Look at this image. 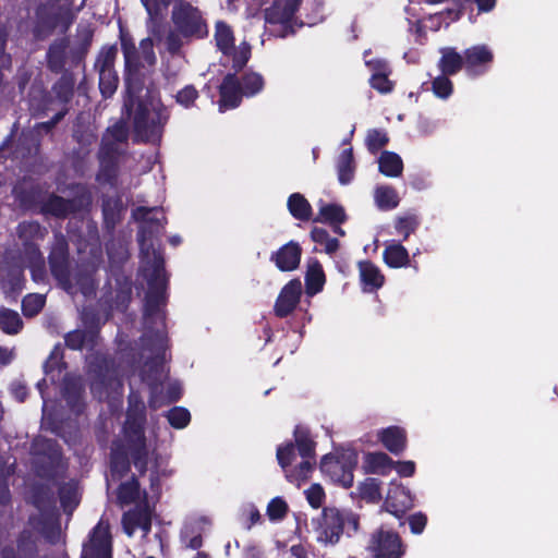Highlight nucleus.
I'll return each mask as SVG.
<instances>
[{
    "label": "nucleus",
    "mask_w": 558,
    "mask_h": 558,
    "mask_svg": "<svg viewBox=\"0 0 558 558\" xmlns=\"http://www.w3.org/2000/svg\"><path fill=\"white\" fill-rule=\"evenodd\" d=\"M133 217L142 222L138 233L142 270L147 279L148 291L144 306V335L142 357L146 359L141 378L151 391L150 407L157 409L163 402L159 387L167 378L165 312L167 278L163 258L156 236L163 229L165 217L157 207H137Z\"/></svg>",
    "instance_id": "obj_1"
},
{
    "label": "nucleus",
    "mask_w": 558,
    "mask_h": 558,
    "mask_svg": "<svg viewBox=\"0 0 558 558\" xmlns=\"http://www.w3.org/2000/svg\"><path fill=\"white\" fill-rule=\"evenodd\" d=\"M142 92L128 93L124 110L138 142L157 143L169 119L163 106L156 99L144 100Z\"/></svg>",
    "instance_id": "obj_2"
},
{
    "label": "nucleus",
    "mask_w": 558,
    "mask_h": 558,
    "mask_svg": "<svg viewBox=\"0 0 558 558\" xmlns=\"http://www.w3.org/2000/svg\"><path fill=\"white\" fill-rule=\"evenodd\" d=\"M144 422V402L138 400L135 393H131L129 399L128 418L123 428L126 446L122 452H120L119 448L112 449V471H118L120 464L122 469H128L129 465L125 461L126 453L132 454L136 468L142 470L147 465V458L150 449L149 446H147L143 434Z\"/></svg>",
    "instance_id": "obj_3"
},
{
    "label": "nucleus",
    "mask_w": 558,
    "mask_h": 558,
    "mask_svg": "<svg viewBox=\"0 0 558 558\" xmlns=\"http://www.w3.org/2000/svg\"><path fill=\"white\" fill-rule=\"evenodd\" d=\"M173 28L166 37L167 50L175 60L182 47L193 39L203 38L208 34L207 24L198 8L185 0H175L171 11Z\"/></svg>",
    "instance_id": "obj_4"
},
{
    "label": "nucleus",
    "mask_w": 558,
    "mask_h": 558,
    "mask_svg": "<svg viewBox=\"0 0 558 558\" xmlns=\"http://www.w3.org/2000/svg\"><path fill=\"white\" fill-rule=\"evenodd\" d=\"M121 49L125 63V83L128 93L143 92V78L150 73L157 58L150 37L141 40L136 47L126 35H121Z\"/></svg>",
    "instance_id": "obj_5"
},
{
    "label": "nucleus",
    "mask_w": 558,
    "mask_h": 558,
    "mask_svg": "<svg viewBox=\"0 0 558 558\" xmlns=\"http://www.w3.org/2000/svg\"><path fill=\"white\" fill-rule=\"evenodd\" d=\"M294 440L298 452L302 459L295 469L288 470L291 465L295 452L293 444L280 446L277 450V459L281 468L286 471V477L289 482L301 486L308 477L315 465L314 442L310 438L308 432L302 427L294 429Z\"/></svg>",
    "instance_id": "obj_6"
},
{
    "label": "nucleus",
    "mask_w": 558,
    "mask_h": 558,
    "mask_svg": "<svg viewBox=\"0 0 558 558\" xmlns=\"http://www.w3.org/2000/svg\"><path fill=\"white\" fill-rule=\"evenodd\" d=\"M360 529V515L350 509L324 508L315 527L316 538L325 545L339 543L341 535L351 537Z\"/></svg>",
    "instance_id": "obj_7"
},
{
    "label": "nucleus",
    "mask_w": 558,
    "mask_h": 558,
    "mask_svg": "<svg viewBox=\"0 0 558 558\" xmlns=\"http://www.w3.org/2000/svg\"><path fill=\"white\" fill-rule=\"evenodd\" d=\"M357 464V453L353 449H343L326 454L320 461V470L333 483L344 488L353 484V470Z\"/></svg>",
    "instance_id": "obj_8"
},
{
    "label": "nucleus",
    "mask_w": 558,
    "mask_h": 558,
    "mask_svg": "<svg viewBox=\"0 0 558 558\" xmlns=\"http://www.w3.org/2000/svg\"><path fill=\"white\" fill-rule=\"evenodd\" d=\"M50 267L53 276L68 292L75 293L76 288L84 295H89L94 292L95 286L89 275L82 277L75 276V282H72V276L68 268L65 251L62 244L51 253Z\"/></svg>",
    "instance_id": "obj_9"
},
{
    "label": "nucleus",
    "mask_w": 558,
    "mask_h": 558,
    "mask_svg": "<svg viewBox=\"0 0 558 558\" xmlns=\"http://www.w3.org/2000/svg\"><path fill=\"white\" fill-rule=\"evenodd\" d=\"M216 45L225 54L232 57L233 68L241 69L248 60L251 48L246 43L234 46L231 28L223 22H217L215 33Z\"/></svg>",
    "instance_id": "obj_10"
},
{
    "label": "nucleus",
    "mask_w": 558,
    "mask_h": 558,
    "mask_svg": "<svg viewBox=\"0 0 558 558\" xmlns=\"http://www.w3.org/2000/svg\"><path fill=\"white\" fill-rule=\"evenodd\" d=\"M81 558H112L109 524L104 520L95 526L88 543L83 547Z\"/></svg>",
    "instance_id": "obj_11"
},
{
    "label": "nucleus",
    "mask_w": 558,
    "mask_h": 558,
    "mask_svg": "<svg viewBox=\"0 0 558 558\" xmlns=\"http://www.w3.org/2000/svg\"><path fill=\"white\" fill-rule=\"evenodd\" d=\"M369 549L375 558H400L403 555L399 535L384 529L372 535Z\"/></svg>",
    "instance_id": "obj_12"
},
{
    "label": "nucleus",
    "mask_w": 558,
    "mask_h": 558,
    "mask_svg": "<svg viewBox=\"0 0 558 558\" xmlns=\"http://www.w3.org/2000/svg\"><path fill=\"white\" fill-rule=\"evenodd\" d=\"M414 505L410 490L401 484L392 481L384 504L387 512L400 518Z\"/></svg>",
    "instance_id": "obj_13"
},
{
    "label": "nucleus",
    "mask_w": 558,
    "mask_h": 558,
    "mask_svg": "<svg viewBox=\"0 0 558 558\" xmlns=\"http://www.w3.org/2000/svg\"><path fill=\"white\" fill-rule=\"evenodd\" d=\"M302 283L299 279L289 281L280 291L276 304L275 313L279 317H286L294 311L302 295Z\"/></svg>",
    "instance_id": "obj_14"
},
{
    "label": "nucleus",
    "mask_w": 558,
    "mask_h": 558,
    "mask_svg": "<svg viewBox=\"0 0 558 558\" xmlns=\"http://www.w3.org/2000/svg\"><path fill=\"white\" fill-rule=\"evenodd\" d=\"M493 61V52L485 45L473 46L464 51V66L469 74H482L485 65Z\"/></svg>",
    "instance_id": "obj_15"
},
{
    "label": "nucleus",
    "mask_w": 558,
    "mask_h": 558,
    "mask_svg": "<svg viewBox=\"0 0 558 558\" xmlns=\"http://www.w3.org/2000/svg\"><path fill=\"white\" fill-rule=\"evenodd\" d=\"M242 96L244 95L240 88V82L234 75H227L220 86V112L236 108L241 102Z\"/></svg>",
    "instance_id": "obj_16"
},
{
    "label": "nucleus",
    "mask_w": 558,
    "mask_h": 558,
    "mask_svg": "<svg viewBox=\"0 0 558 558\" xmlns=\"http://www.w3.org/2000/svg\"><path fill=\"white\" fill-rule=\"evenodd\" d=\"M302 250L296 242H289L271 255V260L281 271H291L299 267Z\"/></svg>",
    "instance_id": "obj_17"
},
{
    "label": "nucleus",
    "mask_w": 558,
    "mask_h": 558,
    "mask_svg": "<svg viewBox=\"0 0 558 558\" xmlns=\"http://www.w3.org/2000/svg\"><path fill=\"white\" fill-rule=\"evenodd\" d=\"M123 530L132 536L136 529H141L146 535L150 531V514L146 506H137L124 513L122 519Z\"/></svg>",
    "instance_id": "obj_18"
},
{
    "label": "nucleus",
    "mask_w": 558,
    "mask_h": 558,
    "mask_svg": "<svg viewBox=\"0 0 558 558\" xmlns=\"http://www.w3.org/2000/svg\"><path fill=\"white\" fill-rule=\"evenodd\" d=\"M300 0H275V4L265 11L266 22L272 24L287 23L299 7Z\"/></svg>",
    "instance_id": "obj_19"
},
{
    "label": "nucleus",
    "mask_w": 558,
    "mask_h": 558,
    "mask_svg": "<svg viewBox=\"0 0 558 558\" xmlns=\"http://www.w3.org/2000/svg\"><path fill=\"white\" fill-rule=\"evenodd\" d=\"M210 525L207 518H199L184 525L181 536L185 546L191 549H197L202 546V533Z\"/></svg>",
    "instance_id": "obj_20"
},
{
    "label": "nucleus",
    "mask_w": 558,
    "mask_h": 558,
    "mask_svg": "<svg viewBox=\"0 0 558 558\" xmlns=\"http://www.w3.org/2000/svg\"><path fill=\"white\" fill-rule=\"evenodd\" d=\"M395 462L384 452H367L363 457L365 473L387 475L393 469Z\"/></svg>",
    "instance_id": "obj_21"
},
{
    "label": "nucleus",
    "mask_w": 558,
    "mask_h": 558,
    "mask_svg": "<svg viewBox=\"0 0 558 558\" xmlns=\"http://www.w3.org/2000/svg\"><path fill=\"white\" fill-rule=\"evenodd\" d=\"M378 437L384 447L391 453H401L407 446V437L403 429L391 426L378 432Z\"/></svg>",
    "instance_id": "obj_22"
},
{
    "label": "nucleus",
    "mask_w": 558,
    "mask_h": 558,
    "mask_svg": "<svg viewBox=\"0 0 558 558\" xmlns=\"http://www.w3.org/2000/svg\"><path fill=\"white\" fill-rule=\"evenodd\" d=\"M359 270L364 291L373 292L384 284V276L379 268L371 262H361L359 264Z\"/></svg>",
    "instance_id": "obj_23"
},
{
    "label": "nucleus",
    "mask_w": 558,
    "mask_h": 558,
    "mask_svg": "<svg viewBox=\"0 0 558 558\" xmlns=\"http://www.w3.org/2000/svg\"><path fill=\"white\" fill-rule=\"evenodd\" d=\"M336 168L340 184L347 185L352 182L355 172V162L351 147L344 148L341 151L337 159Z\"/></svg>",
    "instance_id": "obj_24"
},
{
    "label": "nucleus",
    "mask_w": 558,
    "mask_h": 558,
    "mask_svg": "<svg viewBox=\"0 0 558 558\" xmlns=\"http://www.w3.org/2000/svg\"><path fill=\"white\" fill-rule=\"evenodd\" d=\"M441 58L438 66L442 74L453 75L464 65V56L462 57L454 48L445 47L440 49Z\"/></svg>",
    "instance_id": "obj_25"
},
{
    "label": "nucleus",
    "mask_w": 558,
    "mask_h": 558,
    "mask_svg": "<svg viewBox=\"0 0 558 558\" xmlns=\"http://www.w3.org/2000/svg\"><path fill=\"white\" fill-rule=\"evenodd\" d=\"M318 215L314 219L316 222H327L330 225L342 223L347 216L342 206L338 204H327L324 201L317 203Z\"/></svg>",
    "instance_id": "obj_26"
},
{
    "label": "nucleus",
    "mask_w": 558,
    "mask_h": 558,
    "mask_svg": "<svg viewBox=\"0 0 558 558\" xmlns=\"http://www.w3.org/2000/svg\"><path fill=\"white\" fill-rule=\"evenodd\" d=\"M385 263L392 268H400L409 265V253L407 248L398 242H390L384 251Z\"/></svg>",
    "instance_id": "obj_27"
},
{
    "label": "nucleus",
    "mask_w": 558,
    "mask_h": 558,
    "mask_svg": "<svg viewBox=\"0 0 558 558\" xmlns=\"http://www.w3.org/2000/svg\"><path fill=\"white\" fill-rule=\"evenodd\" d=\"M324 284L325 274L322 265L317 260L311 262L305 276L306 293L314 295L322 291Z\"/></svg>",
    "instance_id": "obj_28"
},
{
    "label": "nucleus",
    "mask_w": 558,
    "mask_h": 558,
    "mask_svg": "<svg viewBox=\"0 0 558 558\" xmlns=\"http://www.w3.org/2000/svg\"><path fill=\"white\" fill-rule=\"evenodd\" d=\"M128 133V126L124 121L116 123L113 126L108 129L106 135L104 136L102 149L108 154L114 153L117 150L114 145L126 141Z\"/></svg>",
    "instance_id": "obj_29"
},
{
    "label": "nucleus",
    "mask_w": 558,
    "mask_h": 558,
    "mask_svg": "<svg viewBox=\"0 0 558 558\" xmlns=\"http://www.w3.org/2000/svg\"><path fill=\"white\" fill-rule=\"evenodd\" d=\"M379 171L387 177H399L403 170V162L399 155L384 151L378 160Z\"/></svg>",
    "instance_id": "obj_30"
},
{
    "label": "nucleus",
    "mask_w": 558,
    "mask_h": 558,
    "mask_svg": "<svg viewBox=\"0 0 558 558\" xmlns=\"http://www.w3.org/2000/svg\"><path fill=\"white\" fill-rule=\"evenodd\" d=\"M290 214L299 220H308L312 216V206L300 193H293L288 199Z\"/></svg>",
    "instance_id": "obj_31"
},
{
    "label": "nucleus",
    "mask_w": 558,
    "mask_h": 558,
    "mask_svg": "<svg viewBox=\"0 0 558 558\" xmlns=\"http://www.w3.org/2000/svg\"><path fill=\"white\" fill-rule=\"evenodd\" d=\"M23 328V322L17 312L1 308L0 310V329L8 335H16Z\"/></svg>",
    "instance_id": "obj_32"
},
{
    "label": "nucleus",
    "mask_w": 558,
    "mask_h": 558,
    "mask_svg": "<svg viewBox=\"0 0 558 558\" xmlns=\"http://www.w3.org/2000/svg\"><path fill=\"white\" fill-rule=\"evenodd\" d=\"M375 203L381 210H390L398 206L399 197L395 189L390 186H378L375 190Z\"/></svg>",
    "instance_id": "obj_33"
},
{
    "label": "nucleus",
    "mask_w": 558,
    "mask_h": 558,
    "mask_svg": "<svg viewBox=\"0 0 558 558\" xmlns=\"http://www.w3.org/2000/svg\"><path fill=\"white\" fill-rule=\"evenodd\" d=\"M357 494L360 498L367 502H378L381 499L380 482L374 477H367L357 486Z\"/></svg>",
    "instance_id": "obj_34"
},
{
    "label": "nucleus",
    "mask_w": 558,
    "mask_h": 558,
    "mask_svg": "<svg viewBox=\"0 0 558 558\" xmlns=\"http://www.w3.org/2000/svg\"><path fill=\"white\" fill-rule=\"evenodd\" d=\"M83 391V385L81 378H68L65 380L64 396L68 403L71 405L73 411H81V395Z\"/></svg>",
    "instance_id": "obj_35"
},
{
    "label": "nucleus",
    "mask_w": 558,
    "mask_h": 558,
    "mask_svg": "<svg viewBox=\"0 0 558 558\" xmlns=\"http://www.w3.org/2000/svg\"><path fill=\"white\" fill-rule=\"evenodd\" d=\"M118 498L121 504L130 505L142 499V493L136 480L124 482L119 487Z\"/></svg>",
    "instance_id": "obj_36"
},
{
    "label": "nucleus",
    "mask_w": 558,
    "mask_h": 558,
    "mask_svg": "<svg viewBox=\"0 0 558 558\" xmlns=\"http://www.w3.org/2000/svg\"><path fill=\"white\" fill-rule=\"evenodd\" d=\"M311 238L327 254H333L339 248L338 240L330 238L323 228H314L311 232Z\"/></svg>",
    "instance_id": "obj_37"
},
{
    "label": "nucleus",
    "mask_w": 558,
    "mask_h": 558,
    "mask_svg": "<svg viewBox=\"0 0 558 558\" xmlns=\"http://www.w3.org/2000/svg\"><path fill=\"white\" fill-rule=\"evenodd\" d=\"M117 48L114 46L104 47L96 60L95 68L98 72L101 71H116L114 70V61L117 58Z\"/></svg>",
    "instance_id": "obj_38"
},
{
    "label": "nucleus",
    "mask_w": 558,
    "mask_h": 558,
    "mask_svg": "<svg viewBox=\"0 0 558 558\" xmlns=\"http://www.w3.org/2000/svg\"><path fill=\"white\" fill-rule=\"evenodd\" d=\"M106 373H108V369ZM107 386L114 388V390H121L122 387L120 380L108 378L107 374H98L96 378L93 379L90 389L95 397L101 400L105 396L102 388Z\"/></svg>",
    "instance_id": "obj_39"
},
{
    "label": "nucleus",
    "mask_w": 558,
    "mask_h": 558,
    "mask_svg": "<svg viewBox=\"0 0 558 558\" xmlns=\"http://www.w3.org/2000/svg\"><path fill=\"white\" fill-rule=\"evenodd\" d=\"M264 87V80L262 75L257 73H248L243 76L240 83L242 94L245 96H254L259 93Z\"/></svg>",
    "instance_id": "obj_40"
},
{
    "label": "nucleus",
    "mask_w": 558,
    "mask_h": 558,
    "mask_svg": "<svg viewBox=\"0 0 558 558\" xmlns=\"http://www.w3.org/2000/svg\"><path fill=\"white\" fill-rule=\"evenodd\" d=\"M60 500L65 511L71 512L78 504V489L75 483H70L61 487Z\"/></svg>",
    "instance_id": "obj_41"
},
{
    "label": "nucleus",
    "mask_w": 558,
    "mask_h": 558,
    "mask_svg": "<svg viewBox=\"0 0 558 558\" xmlns=\"http://www.w3.org/2000/svg\"><path fill=\"white\" fill-rule=\"evenodd\" d=\"M99 73V88L104 97L113 95L118 87V74L116 71H101Z\"/></svg>",
    "instance_id": "obj_42"
},
{
    "label": "nucleus",
    "mask_w": 558,
    "mask_h": 558,
    "mask_svg": "<svg viewBox=\"0 0 558 558\" xmlns=\"http://www.w3.org/2000/svg\"><path fill=\"white\" fill-rule=\"evenodd\" d=\"M418 226V219L415 215H407L398 217L395 223V229L398 234L402 235L403 239H408L411 233L415 231Z\"/></svg>",
    "instance_id": "obj_43"
},
{
    "label": "nucleus",
    "mask_w": 558,
    "mask_h": 558,
    "mask_svg": "<svg viewBox=\"0 0 558 558\" xmlns=\"http://www.w3.org/2000/svg\"><path fill=\"white\" fill-rule=\"evenodd\" d=\"M45 304V298L41 294H28L22 301V310L25 316L37 315Z\"/></svg>",
    "instance_id": "obj_44"
},
{
    "label": "nucleus",
    "mask_w": 558,
    "mask_h": 558,
    "mask_svg": "<svg viewBox=\"0 0 558 558\" xmlns=\"http://www.w3.org/2000/svg\"><path fill=\"white\" fill-rule=\"evenodd\" d=\"M288 504L280 497L270 500L267 506V515L270 521H281L288 512Z\"/></svg>",
    "instance_id": "obj_45"
},
{
    "label": "nucleus",
    "mask_w": 558,
    "mask_h": 558,
    "mask_svg": "<svg viewBox=\"0 0 558 558\" xmlns=\"http://www.w3.org/2000/svg\"><path fill=\"white\" fill-rule=\"evenodd\" d=\"M432 89L438 98L447 99L453 90L452 82L449 80L448 75L441 74L433 81Z\"/></svg>",
    "instance_id": "obj_46"
},
{
    "label": "nucleus",
    "mask_w": 558,
    "mask_h": 558,
    "mask_svg": "<svg viewBox=\"0 0 558 558\" xmlns=\"http://www.w3.org/2000/svg\"><path fill=\"white\" fill-rule=\"evenodd\" d=\"M167 417L173 427L183 428L189 424L191 415L184 408H173L168 412Z\"/></svg>",
    "instance_id": "obj_47"
},
{
    "label": "nucleus",
    "mask_w": 558,
    "mask_h": 558,
    "mask_svg": "<svg viewBox=\"0 0 558 558\" xmlns=\"http://www.w3.org/2000/svg\"><path fill=\"white\" fill-rule=\"evenodd\" d=\"M388 143L387 134L378 131L372 130L368 132L366 137V144L371 151L375 153L381 147H384Z\"/></svg>",
    "instance_id": "obj_48"
},
{
    "label": "nucleus",
    "mask_w": 558,
    "mask_h": 558,
    "mask_svg": "<svg viewBox=\"0 0 558 558\" xmlns=\"http://www.w3.org/2000/svg\"><path fill=\"white\" fill-rule=\"evenodd\" d=\"M305 496L308 504L313 508H319L325 501V492L319 484H313L305 490Z\"/></svg>",
    "instance_id": "obj_49"
},
{
    "label": "nucleus",
    "mask_w": 558,
    "mask_h": 558,
    "mask_svg": "<svg viewBox=\"0 0 558 558\" xmlns=\"http://www.w3.org/2000/svg\"><path fill=\"white\" fill-rule=\"evenodd\" d=\"M48 210L56 216H65L72 211V204L61 197H52L48 203Z\"/></svg>",
    "instance_id": "obj_50"
},
{
    "label": "nucleus",
    "mask_w": 558,
    "mask_h": 558,
    "mask_svg": "<svg viewBox=\"0 0 558 558\" xmlns=\"http://www.w3.org/2000/svg\"><path fill=\"white\" fill-rule=\"evenodd\" d=\"M197 97H198V93L195 89V87L192 85H187L184 88H182L180 92H178L175 98H177L178 104H180L181 106H183L185 108H189L194 104V101L196 100Z\"/></svg>",
    "instance_id": "obj_51"
},
{
    "label": "nucleus",
    "mask_w": 558,
    "mask_h": 558,
    "mask_svg": "<svg viewBox=\"0 0 558 558\" xmlns=\"http://www.w3.org/2000/svg\"><path fill=\"white\" fill-rule=\"evenodd\" d=\"M144 4L150 21L158 17L159 14L167 8L170 0H141Z\"/></svg>",
    "instance_id": "obj_52"
},
{
    "label": "nucleus",
    "mask_w": 558,
    "mask_h": 558,
    "mask_svg": "<svg viewBox=\"0 0 558 558\" xmlns=\"http://www.w3.org/2000/svg\"><path fill=\"white\" fill-rule=\"evenodd\" d=\"M389 75L390 74H372L369 80L372 87L383 94L391 92L393 85L388 78Z\"/></svg>",
    "instance_id": "obj_53"
},
{
    "label": "nucleus",
    "mask_w": 558,
    "mask_h": 558,
    "mask_svg": "<svg viewBox=\"0 0 558 558\" xmlns=\"http://www.w3.org/2000/svg\"><path fill=\"white\" fill-rule=\"evenodd\" d=\"M365 64L373 72V74H390L391 70L389 64L383 59H367V52H365Z\"/></svg>",
    "instance_id": "obj_54"
},
{
    "label": "nucleus",
    "mask_w": 558,
    "mask_h": 558,
    "mask_svg": "<svg viewBox=\"0 0 558 558\" xmlns=\"http://www.w3.org/2000/svg\"><path fill=\"white\" fill-rule=\"evenodd\" d=\"M426 522L427 518L422 512L414 513L409 518V524L414 534H421L425 529Z\"/></svg>",
    "instance_id": "obj_55"
},
{
    "label": "nucleus",
    "mask_w": 558,
    "mask_h": 558,
    "mask_svg": "<svg viewBox=\"0 0 558 558\" xmlns=\"http://www.w3.org/2000/svg\"><path fill=\"white\" fill-rule=\"evenodd\" d=\"M85 341V333L81 330L71 331L65 337V343L71 349H81Z\"/></svg>",
    "instance_id": "obj_56"
},
{
    "label": "nucleus",
    "mask_w": 558,
    "mask_h": 558,
    "mask_svg": "<svg viewBox=\"0 0 558 558\" xmlns=\"http://www.w3.org/2000/svg\"><path fill=\"white\" fill-rule=\"evenodd\" d=\"M393 468L401 476H412L415 472V463L413 461L395 462Z\"/></svg>",
    "instance_id": "obj_57"
},
{
    "label": "nucleus",
    "mask_w": 558,
    "mask_h": 558,
    "mask_svg": "<svg viewBox=\"0 0 558 558\" xmlns=\"http://www.w3.org/2000/svg\"><path fill=\"white\" fill-rule=\"evenodd\" d=\"M181 396V386L179 383L168 384V396L165 398L166 401H177Z\"/></svg>",
    "instance_id": "obj_58"
},
{
    "label": "nucleus",
    "mask_w": 558,
    "mask_h": 558,
    "mask_svg": "<svg viewBox=\"0 0 558 558\" xmlns=\"http://www.w3.org/2000/svg\"><path fill=\"white\" fill-rule=\"evenodd\" d=\"M445 15H450V20L453 21V20H457L459 17V12H456V11H448V12H441V13H438V14H435L434 16L430 17V21L434 23L436 22V24L433 26V29L434 31H437L439 28V24L441 21H444L446 17Z\"/></svg>",
    "instance_id": "obj_59"
},
{
    "label": "nucleus",
    "mask_w": 558,
    "mask_h": 558,
    "mask_svg": "<svg viewBox=\"0 0 558 558\" xmlns=\"http://www.w3.org/2000/svg\"><path fill=\"white\" fill-rule=\"evenodd\" d=\"M11 391L14 398L20 402L24 401L27 396L25 386H23L20 383L13 384L11 387Z\"/></svg>",
    "instance_id": "obj_60"
},
{
    "label": "nucleus",
    "mask_w": 558,
    "mask_h": 558,
    "mask_svg": "<svg viewBox=\"0 0 558 558\" xmlns=\"http://www.w3.org/2000/svg\"><path fill=\"white\" fill-rule=\"evenodd\" d=\"M13 350L0 347V364H9L13 360Z\"/></svg>",
    "instance_id": "obj_61"
},
{
    "label": "nucleus",
    "mask_w": 558,
    "mask_h": 558,
    "mask_svg": "<svg viewBox=\"0 0 558 558\" xmlns=\"http://www.w3.org/2000/svg\"><path fill=\"white\" fill-rule=\"evenodd\" d=\"M246 512H247V515H248L250 521H251L250 526L252 524H255L256 522L259 521L260 514H259V511L257 510V508L255 506H253V505L247 506Z\"/></svg>",
    "instance_id": "obj_62"
},
{
    "label": "nucleus",
    "mask_w": 558,
    "mask_h": 558,
    "mask_svg": "<svg viewBox=\"0 0 558 558\" xmlns=\"http://www.w3.org/2000/svg\"><path fill=\"white\" fill-rule=\"evenodd\" d=\"M480 11L488 12L495 8L496 0H474Z\"/></svg>",
    "instance_id": "obj_63"
},
{
    "label": "nucleus",
    "mask_w": 558,
    "mask_h": 558,
    "mask_svg": "<svg viewBox=\"0 0 558 558\" xmlns=\"http://www.w3.org/2000/svg\"><path fill=\"white\" fill-rule=\"evenodd\" d=\"M290 550L295 558H306L307 556L306 550L301 545H294Z\"/></svg>",
    "instance_id": "obj_64"
}]
</instances>
